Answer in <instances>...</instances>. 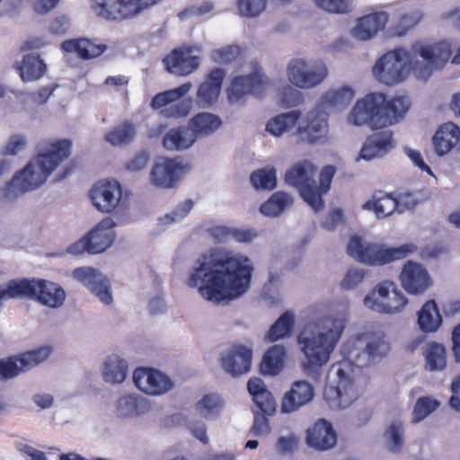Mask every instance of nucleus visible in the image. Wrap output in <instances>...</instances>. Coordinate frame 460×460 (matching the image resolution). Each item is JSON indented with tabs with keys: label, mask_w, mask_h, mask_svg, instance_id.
<instances>
[{
	"label": "nucleus",
	"mask_w": 460,
	"mask_h": 460,
	"mask_svg": "<svg viewBox=\"0 0 460 460\" xmlns=\"http://www.w3.org/2000/svg\"><path fill=\"white\" fill-rule=\"evenodd\" d=\"M251 260L234 251L216 248L203 254L190 269L186 283L207 301L219 304L243 296L250 288Z\"/></svg>",
	"instance_id": "f257e3e1"
},
{
	"label": "nucleus",
	"mask_w": 460,
	"mask_h": 460,
	"mask_svg": "<svg viewBox=\"0 0 460 460\" xmlns=\"http://www.w3.org/2000/svg\"><path fill=\"white\" fill-rule=\"evenodd\" d=\"M390 351V344L381 331H367L349 338L341 348L343 360L334 363L328 373L329 385L324 399L330 408L349 407L358 397L356 368L381 360Z\"/></svg>",
	"instance_id": "f03ea898"
},
{
	"label": "nucleus",
	"mask_w": 460,
	"mask_h": 460,
	"mask_svg": "<svg viewBox=\"0 0 460 460\" xmlns=\"http://www.w3.org/2000/svg\"><path fill=\"white\" fill-rule=\"evenodd\" d=\"M451 54L447 41L418 40L409 49L399 48L384 54L375 64L373 73L387 85L403 82L411 72L418 80L427 81L435 70L444 67Z\"/></svg>",
	"instance_id": "7ed1b4c3"
},
{
	"label": "nucleus",
	"mask_w": 460,
	"mask_h": 460,
	"mask_svg": "<svg viewBox=\"0 0 460 460\" xmlns=\"http://www.w3.org/2000/svg\"><path fill=\"white\" fill-rule=\"evenodd\" d=\"M348 307L307 324L298 334L297 343L305 356L302 363L306 376L318 379L320 369L330 359L348 321Z\"/></svg>",
	"instance_id": "20e7f679"
},
{
	"label": "nucleus",
	"mask_w": 460,
	"mask_h": 460,
	"mask_svg": "<svg viewBox=\"0 0 460 460\" xmlns=\"http://www.w3.org/2000/svg\"><path fill=\"white\" fill-rule=\"evenodd\" d=\"M70 154L69 140L63 139L51 143L45 150L40 151L0 190V199L5 202L13 201L21 195L40 188Z\"/></svg>",
	"instance_id": "39448f33"
},
{
	"label": "nucleus",
	"mask_w": 460,
	"mask_h": 460,
	"mask_svg": "<svg viewBox=\"0 0 460 460\" xmlns=\"http://www.w3.org/2000/svg\"><path fill=\"white\" fill-rule=\"evenodd\" d=\"M5 294L10 298L28 297L49 308L63 305L66 293L58 283L40 279L11 280L5 286Z\"/></svg>",
	"instance_id": "423d86ee"
},
{
	"label": "nucleus",
	"mask_w": 460,
	"mask_h": 460,
	"mask_svg": "<svg viewBox=\"0 0 460 460\" xmlns=\"http://www.w3.org/2000/svg\"><path fill=\"white\" fill-rule=\"evenodd\" d=\"M347 251L349 256L362 263L384 265L409 256L417 251V246L408 243L398 247L385 248L381 244L367 243L355 235L349 239Z\"/></svg>",
	"instance_id": "0eeeda50"
},
{
	"label": "nucleus",
	"mask_w": 460,
	"mask_h": 460,
	"mask_svg": "<svg viewBox=\"0 0 460 460\" xmlns=\"http://www.w3.org/2000/svg\"><path fill=\"white\" fill-rule=\"evenodd\" d=\"M286 75L293 86L310 90L325 81L329 75V70L323 60L297 57L291 58L287 64Z\"/></svg>",
	"instance_id": "6e6552de"
},
{
	"label": "nucleus",
	"mask_w": 460,
	"mask_h": 460,
	"mask_svg": "<svg viewBox=\"0 0 460 460\" xmlns=\"http://www.w3.org/2000/svg\"><path fill=\"white\" fill-rule=\"evenodd\" d=\"M315 172L316 169L311 162L301 161L287 171L285 181L288 185L296 188L303 199L318 212L323 208V200L317 190Z\"/></svg>",
	"instance_id": "1a4fd4ad"
},
{
	"label": "nucleus",
	"mask_w": 460,
	"mask_h": 460,
	"mask_svg": "<svg viewBox=\"0 0 460 460\" xmlns=\"http://www.w3.org/2000/svg\"><path fill=\"white\" fill-rule=\"evenodd\" d=\"M269 84V80L257 62H251L243 74L233 78L227 89L228 100L231 103H238L248 95L261 96Z\"/></svg>",
	"instance_id": "9d476101"
},
{
	"label": "nucleus",
	"mask_w": 460,
	"mask_h": 460,
	"mask_svg": "<svg viewBox=\"0 0 460 460\" xmlns=\"http://www.w3.org/2000/svg\"><path fill=\"white\" fill-rule=\"evenodd\" d=\"M192 88V84L188 82L181 86L159 93L152 99L151 107L161 110L160 113L165 118L186 117L192 105L190 98H183Z\"/></svg>",
	"instance_id": "9b49d317"
},
{
	"label": "nucleus",
	"mask_w": 460,
	"mask_h": 460,
	"mask_svg": "<svg viewBox=\"0 0 460 460\" xmlns=\"http://www.w3.org/2000/svg\"><path fill=\"white\" fill-rule=\"evenodd\" d=\"M363 303L375 312L394 314L401 312L408 300L393 282L385 281L367 294Z\"/></svg>",
	"instance_id": "f8f14e48"
},
{
	"label": "nucleus",
	"mask_w": 460,
	"mask_h": 460,
	"mask_svg": "<svg viewBox=\"0 0 460 460\" xmlns=\"http://www.w3.org/2000/svg\"><path fill=\"white\" fill-rule=\"evenodd\" d=\"M95 14L108 21H123L140 13L159 0H91Z\"/></svg>",
	"instance_id": "ddd939ff"
},
{
	"label": "nucleus",
	"mask_w": 460,
	"mask_h": 460,
	"mask_svg": "<svg viewBox=\"0 0 460 460\" xmlns=\"http://www.w3.org/2000/svg\"><path fill=\"white\" fill-rule=\"evenodd\" d=\"M385 94L372 93L358 100L348 116V122L355 126L369 125L373 128H384L387 117L381 116Z\"/></svg>",
	"instance_id": "4468645a"
},
{
	"label": "nucleus",
	"mask_w": 460,
	"mask_h": 460,
	"mask_svg": "<svg viewBox=\"0 0 460 460\" xmlns=\"http://www.w3.org/2000/svg\"><path fill=\"white\" fill-rule=\"evenodd\" d=\"M296 134L302 142L310 145H323L329 135L328 115L319 110H312L300 116Z\"/></svg>",
	"instance_id": "2eb2a0df"
},
{
	"label": "nucleus",
	"mask_w": 460,
	"mask_h": 460,
	"mask_svg": "<svg viewBox=\"0 0 460 460\" xmlns=\"http://www.w3.org/2000/svg\"><path fill=\"white\" fill-rule=\"evenodd\" d=\"M189 171V165L179 159L159 158L150 172V181L157 187L174 188Z\"/></svg>",
	"instance_id": "dca6fc26"
},
{
	"label": "nucleus",
	"mask_w": 460,
	"mask_h": 460,
	"mask_svg": "<svg viewBox=\"0 0 460 460\" xmlns=\"http://www.w3.org/2000/svg\"><path fill=\"white\" fill-rule=\"evenodd\" d=\"M49 353V348L42 347L0 360V380L10 379L30 370L47 359Z\"/></svg>",
	"instance_id": "f3484780"
},
{
	"label": "nucleus",
	"mask_w": 460,
	"mask_h": 460,
	"mask_svg": "<svg viewBox=\"0 0 460 460\" xmlns=\"http://www.w3.org/2000/svg\"><path fill=\"white\" fill-rule=\"evenodd\" d=\"M135 385L149 395H162L169 392L173 384L159 370L149 367H138L133 373Z\"/></svg>",
	"instance_id": "a211bd4d"
},
{
	"label": "nucleus",
	"mask_w": 460,
	"mask_h": 460,
	"mask_svg": "<svg viewBox=\"0 0 460 460\" xmlns=\"http://www.w3.org/2000/svg\"><path fill=\"white\" fill-rule=\"evenodd\" d=\"M72 276L87 287L103 304L110 305L112 302L111 284L98 270L92 267H80L73 270Z\"/></svg>",
	"instance_id": "6ab92c4d"
},
{
	"label": "nucleus",
	"mask_w": 460,
	"mask_h": 460,
	"mask_svg": "<svg viewBox=\"0 0 460 460\" xmlns=\"http://www.w3.org/2000/svg\"><path fill=\"white\" fill-rule=\"evenodd\" d=\"M199 55L200 49L198 47H181L174 49L164 59V62L171 74L184 76L199 67Z\"/></svg>",
	"instance_id": "aec40b11"
},
{
	"label": "nucleus",
	"mask_w": 460,
	"mask_h": 460,
	"mask_svg": "<svg viewBox=\"0 0 460 460\" xmlns=\"http://www.w3.org/2000/svg\"><path fill=\"white\" fill-rule=\"evenodd\" d=\"M121 198V186L115 180L100 181L91 190V199L94 207L104 213L113 211L119 204Z\"/></svg>",
	"instance_id": "412c9836"
},
{
	"label": "nucleus",
	"mask_w": 460,
	"mask_h": 460,
	"mask_svg": "<svg viewBox=\"0 0 460 460\" xmlns=\"http://www.w3.org/2000/svg\"><path fill=\"white\" fill-rule=\"evenodd\" d=\"M252 349L243 345H234L221 356V365L224 370L237 376L247 373L252 365Z\"/></svg>",
	"instance_id": "4be33fe9"
},
{
	"label": "nucleus",
	"mask_w": 460,
	"mask_h": 460,
	"mask_svg": "<svg viewBox=\"0 0 460 460\" xmlns=\"http://www.w3.org/2000/svg\"><path fill=\"white\" fill-rule=\"evenodd\" d=\"M400 280L402 288L413 295L425 292L430 285L427 270L421 264L411 261L402 267Z\"/></svg>",
	"instance_id": "5701e85b"
},
{
	"label": "nucleus",
	"mask_w": 460,
	"mask_h": 460,
	"mask_svg": "<svg viewBox=\"0 0 460 460\" xmlns=\"http://www.w3.org/2000/svg\"><path fill=\"white\" fill-rule=\"evenodd\" d=\"M306 443L316 450H328L337 443V436L331 422L319 419L306 430Z\"/></svg>",
	"instance_id": "b1692460"
},
{
	"label": "nucleus",
	"mask_w": 460,
	"mask_h": 460,
	"mask_svg": "<svg viewBox=\"0 0 460 460\" xmlns=\"http://www.w3.org/2000/svg\"><path fill=\"white\" fill-rule=\"evenodd\" d=\"M314 388L310 383L304 380L296 381L282 399V411L291 413L297 411L302 406L310 402L314 398Z\"/></svg>",
	"instance_id": "393cba45"
},
{
	"label": "nucleus",
	"mask_w": 460,
	"mask_h": 460,
	"mask_svg": "<svg viewBox=\"0 0 460 460\" xmlns=\"http://www.w3.org/2000/svg\"><path fill=\"white\" fill-rule=\"evenodd\" d=\"M114 226V221L107 217L102 220L85 235L90 244V253H101L113 243L116 237V234L113 230Z\"/></svg>",
	"instance_id": "a878e982"
},
{
	"label": "nucleus",
	"mask_w": 460,
	"mask_h": 460,
	"mask_svg": "<svg viewBox=\"0 0 460 460\" xmlns=\"http://www.w3.org/2000/svg\"><path fill=\"white\" fill-rule=\"evenodd\" d=\"M387 22L388 14L385 12L365 15L358 19L356 25L351 29V35L359 40H368L382 31Z\"/></svg>",
	"instance_id": "bb28decb"
},
{
	"label": "nucleus",
	"mask_w": 460,
	"mask_h": 460,
	"mask_svg": "<svg viewBox=\"0 0 460 460\" xmlns=\"http://www.w3.org/2000/svg\"><path fill=\"white\" fill-rule=\"evenodd\" d=\"M150 410L149 400L135 394H123L116 402V413L121 418H136Z\"/></svg>",
	"instance_id": "cd10ccee"
},
{
	"label": "nucleus",
	"mask_w": 460,
	"mask_h": 460,
	"mask_svg": "<svg viewBox=\"0 0 460 460\" xmlns=\"http://www.w3.org/2000/svg\"><path fill=\"white\" fill-rule=\"evenodd\" d=\"M225 75L226 73L223 69L216 68L210 72L206 81L199 85L197 99L201 106H209L217 100Z\"/></svg>",
	"instance_id": "c85d7f7f"
},
{
	"label": "nucleus",
	"mask_w": 460,
	"mask_h": 460,
	"mask_svg": "<svg viewBox=\"0 0 460 460\" xmlns=\"http://www.w3.org/2000/svg\"><path fill=\"white\" fill-rule=\"evenodd\" d=\"M393 134L390 130L376 133L369 137L361 148L360 157L371 160L384 156L393 147Z\"/></svg>",
	"instance_id": "c756f323"
},
{
	"label": "nucleus",
	"mask_w": 460,
	"mask_h": 460,
	"mask_svg": "<svg viewBox=\"0 0 460 460\" xmlns=\"http://www.w3.org/2000/svg\"><path fill=\"white\" fill-rule=\"evenodd\" d=\"M128 376V363L116 354L107 356L102 365V379L111 385L123 383Z\"/></svg>",
	"instance_id": "7c9ffc66"
},
{
	"label": "nucleus",
	"mask_w": 460,
	"mask_h": 460,
	"mask_svg": "<svg viewBox=\"0 0 460 460\" xmlns=\"http://www.w3.org/2000/svg\"><path fill=\"white\" fill-rule=\"evenodd\" d=\"M460 140V128L453 122L443 124L436 132L433 142L438 155L447 154Z\"/></svg>",
	"instance_id": "2f4dec72"
},
{
	"label": "nucleus",
	"mask_w": 460,
	"mask_h": 460,
	"mask_svg": "<svg viewBox=\"0 0 460 460\" xmlns=\"http://www.w3.org/2000/svg\"><path fill=\"white\" fill-rule=\"evenodd\" d=\"M61 48L65 52L75 53L83 59L97 58L107 49L106 45L95 44L87 39L66 40L62 43Z\"/></svg>",
	"instance_id": "473e14b6"
},
{
	"label": "nucleus",
	"mask_w": 460,
	"mask_h": 460,
	"mask_svg": "<svg viewBox=\"0 0 460 460\" xmlns=\"http://www.w3.org/2000/svg\"><path fill=\"white\" fill-rule=\"evenodd\" d=\"M195 142L193 132L189 126L171 128L163 138V146L167 150H186Z\"/></svg>",
	"instance_id": "72a5a7b5"
},
{
	"label": "nucleus",
	"mask_w": 460,
	"mask_h": 460,
	"mask_svg": "<svg viewBox=\"0 0 460 460\" xmlns=\"http://www.w3.org/2000/svg\"><path fill=\"white\" fill-rule=\"evenodd\" d=\"M16 69L23 82L40 79L46 72V64L39 55H24L20 62H16Z\"/></svg>",
	"instance_id": "f704fd0d"
},
{
	"label": "nucleus",
	"mask_w": 460,
	"mask_h": 460,
	"mask_svg": "<svg viewBox=\"0 0 460 460\" xmlns=\"http://www.w3.org/2000/svg\"><path fill=\"white\" fill-rule=\"evenodd\" d=\"M355 93L351 87L343 86L339 89H331L322 97L323 109L339 111L345 109L353 100Z\"/></svg>",
	"instance_id": "c9c22d12"
},
{
	"label": "nucleus",
	"mask_w": 460,
	"mask_h": 460,
	"mask_svg": "<svg viewBox=\"0 0 460 460\" xmlns=\"http://www.w3.org/2000/svg\"><path fill=\"white\" fill-rule=\"evenodd\" d=\"M411 106V101L407 96H397L389 101L385 97L382 104L381 116L387 117L384 128L399 122L407 113Z\"/></svg>",
	"instance_id": "e433bc0d"
},
{
	"label": "nucleus",
	"mask_w": 460,
	"mask_h": 460,
	"mask_svg": "<svg viewBox=\"0 0 460 460\" xmlns=\"http://www.w3.org/2000/svg\"><path fill=\"white\" fill-rule=\"evenodd\" d=\"M300 116L301 112L296 110L279 114L267 122L266 131L271 136L281 137L297 127Z\"/></svg>",
	"instance_id": "4c0bfd02"
},
{
	"label": "nucleus",
	"mask_w": 460,
	"mask_h": 460,
	"mask_svg": "<svg viewBox=\"0 0 460 460\" xmlns=\"http://www.w3.org/2000/svg\"><path fill=\"white\" fill-rule=\"evenodd\" d=\"M220 126V118L208 112L199 113L189 121V127L196 140L213 134Z\"/></svg>",
	"instance_id": "58836bf2"
},
{
	"label": "nucleus",
	"mask_w": 460,
	"mask_h": 460,
	"mask_svg": "<svg viewBox=\"0 0 460 460\" xmlns=\"http://www.w3.org/2000/svg\"><path fill=\"white\" fill-rule=\"evenodd\" d=\"M442 316L434 300L427 301L418 312V325L422 332L432 333L438 330Z\"/></svg>",
	"instance_id": "ea45409f"
},
{
	"label": "nucleus",
	"mask_w": 460,
	"mask_h": 460,
	"mask_svg": "<svg viewBox=\"0 0 460 460\" xmlns=\"http://www.w3.org/2000/svg\"><path fill=\"white\" fill-rule=\"evenodd\" d=\"M225 401L218 394L211 393L203 395L197 402L195 409L206 420L219 418Z\"/></svg>",
	"instance_id": "a19ab883"
},
{
	"label": "nucleus",
	"mask_w": 460,
	"mask_h": 460,
	"mask_svg": "<svg viewBox=\"0 0 460 460\" xmlns=\"http://www.w3.org/2000/svg\"><path fill=\"white\" fill-rule=\"evenodd\" d=\"M400 201L391 195L385 194L374 196L372 199L363 205V208L374 210L377 217L384 218L392 215L396 209L399 213H402L403 210L400 208Z\"/></svg>",
	"instance_id": "79ce46f5"
},
{
	"label": "nucleus",
	"mask_w": 460,
	"mask_h": 460,
	"mask_svg": "<svg viewBox=\"0 0 460 460\" xmlns=\"http://www.w3.org/2000/svg\"><path fill=\"white\" fill-rule=\"evenodd\" d=\"M285 353L286 349L281 345H275L268 349L261 364V373L269 376L278 375L283 367Z\"/></svg>",
	"instance_id": "37998d69"
},
{
	"label": "nucleus",
	"mask_w": 460,
	"mask_h": 460,
	"mask_svg": "<svg viewBox=\"0 0 460 460\" xmlns=\"http://www.w3.org/2000/svg\"><path fill=\"white\" fill-rule=\"evenodd\" d=\"M292 203L293 199L289 194L278 191L272 194L266 202L261 204L260 211L266 217H275L290 207Z\"/></svg>",
	"instance_id": "c03bdc74"
},
{
	"label": "nucleus",
	"mask_w": 460,
	"mask_h": 460,
	"mask_svg": "<svg viewBox=\"0 0 460 460\" xmlns=\"http://www.w3.org/2000/svg\"><path fill=\"white\" fill-rule=\"evenodd\" d=\"M386 447L393 453H398L404 445V427L400 420H393L384 433Z\"/></svg>",
	"instance_id": "a18cd8bd"
},
{
	"label": "nucleus",
	"mask_w": 460,
	"mask_h": 460,
	"mask_svg": "<svg viewBox=\"0 0 460 460\" xmlns=\"http://www.w3.org/2000/svg\"><path fill=\"white\" fill-rule=\"evenodd\" d=\"M426 358V367L429 371L443 370L447 365L446 349L443 345L431 342L429 343L424 350Z\"/></svg>",
	"instance_id": "49530a36"
},
{
	"label": "nucleus",
	"mask_w": 460,
	"mask_h": 460,
	"mask_svg": "<svg viewBox=\"0 0 460 460\" xmlns=\"http://www.w3.org/2000/svg\"><path fill=\"white\" fill-rule=\"evenodd\" d=\"M137 134L136 126L125 121L114 127L105 135V140L112 146H120L130 143Z\"/></svg>",
	"instance_id": "de8ad7c7"
},
{
	"label": "nucleus",
	"mask_w": 460,
	"mask_h": 460,
	"mask_svg": "<svg viewBox=\"0 0 460 460\" xmlns=\"http://www.w3.org/2000/svg\"><path fill=\"white\" fill-rule=\"evenodd\" d=\"M295 317L290 312L284 313L270 327L267 338L270 341H275L288 336L293 326Z\"/></svg>",
	"instance_id": "09e8293b"
},
{
	"label": "nucleus",
	"mask_w": 460,
	"mask_h": 460,
	"mask_svg": "<svg viewBox=\"0 0 460 460\" xmlns=\"http://www.w3.org/2000/svg\"><path fill=\"white\" fill-rule=\"evenodd\" d=\"M251 182L255 189L273 190L277 185V173L273 167H266L253 172Z\"/></svg>",
	"instance_id": "8fccbe9b"
},
{
	"label": "nucleus",
	"mask_w": 460,
	"mask_h": 460,
	"mask_svg": "<svg viewBox=\"0 0 460 460\" xmlns=\"http://www.w3.org/2000/svg\"><path fill=\"white\" fill-rule=\"evenodd\" d=\"M439 406V402L431 397H420L417 400L413 412L412 421L420 422L432 413Z\"/></svg>",
	"instance_id": "3c124183"
},
{
	"label": "nucleus",
	"mask_w": 460,
	"mask_h": 460,
	"mask_svg": "<svg viewBox=\"0 0 460 460\" xmlns=\"http://www.w3.org/2000/svg\"><path fill=\"white\" fill-rule=\"evenodd\" d=\"M420 19L421 14L419 12L404 14L401 17L400 21L392 27V33L396 36H403L412 29Z\"/></svg>",
	"instance_id": "603ef678"
},
{
	"label": "nucleus",
	"mask_w": 460,
	"mask_h": 460,
	"mask_svg": "<svg viewBox=\"0 0 460 460\" xmlns=\"http://www.w3.org/2000/svg\"><path fill=\"white\" fill-rule=\"evenodd\" d=\"M237 5L242 15L254 17L264 10L266 0H237Z\"/></svg>",
	"instance_id": "864d4df0"
},
{
	"label": "nucleus",
	"mask_w": 460,
	"mask_h": 460,
	"mask_svg": "<svg viewBox=\"0 0 460 460\" xmlns=\"http://www.w3.org/2000/svg\"><path fill=\"white\" fill-rule=\"evenodd\" d=\"M240 54V49L236 45H228L211 51V58L217 63H229L234 60Z\"/></svg>",
	"instance_id": "5fc2aeb1"
},
{
	"label": "nucleus",
	"mask_w": 460,
	"mask_h": 460,
	"mask_svg": "<svg viewBox=\"0 0 460 460\" xmlns=\"http://www.w3.org/2000/svg\"><path fill=\"white\" fill-rule=\"evenodd\" d=\"M366 271L363 269L350 268L341 282L343 289L351 290L357 288L364 279Z\"/></svg>",
	"instance_id": "6e6d98bb"
},
{
	"label": "nucleus",
	"mask_w": 460,
	"mask_h": 460,
	"mask_svg": "<svg viewBox=\"0 0 460 460\" xmlns=\"http://www.w3.org/2000/svg\"><path fill=\"white\" fill-rule=\"evenodd\" d=\"M253 401L258 408V411L270 415L275 411V401L271 394L266 389L252 396Z\"/></svg>",
	"instance_id": "4d7b16f0"
},
{
	"label": "nucleus",
	"mask_w": 460,
	"mask_h": 460,
	"mask_svg": "<svg viewBox=\"0 0 460 460\" xmlns=\"http://www.w3.org/2000/svg\"><path fill=\"white\" fill-rule=\"evenodd\" d=\"M319 7L330 13H348L351 9L352 0H316Z\"/></svg>",
	"instance_id": "13d9d810"
},
{
	"label": "nucleus",
	"mask_w": 460,
	"mask_h": 460,
	"mask_svg": "<svg viewBox=\"0 0 460 460\" xmlns=\"http://www.w3.org/2000/svg\"><path fill=\"white\" fill-rule=\"evenodd\" d=\"M26 144L27 141L23 136L13 135L9 138L0 153L3 155H15L25 148Z\"/></svg>",
	"instance_id": "bf43d9fd"
},
{
	"label": "nucleus",
	"mask_w": 460,
	"mask_h": 460,
	"mask_svg": "<svg viewBox=\"0 0 460 460\" xmlns=\"http://www.w3.org/2000/svg\"><path fill=\"white\" fill-rule=\"evenodd\" d=\"M212 9H213V4L208 1H206V2L201 3L199 5H192L190 7L184 9L183 11H181L178 13V17L181 21H183L191 16L203 15L207 13H209Z\"/></svg>",
	"instance_id": "052dcab7"
},
{
	"label": "nucleus",
	"mask_w": 460,
	"mask_h": 460,
	"mask_svg": "<svg viewBox=\"0 0 460 460\" xmlns=\"http://www.w3.org/2000/svg\"><path fill=\"white\" fill-rule=\"evenodd\" d=\"M193 207V203L190 199H187L181 203L175 210L172 213L166 215L163 219L164 224H169L172 222H177L187 216V214L190 211Z\"/></svg>",
	"instance_id": "680f3d73"
},
{
	"label": "nucleus",
	"mask_w": 460,
	"mask_h": 460,
	"mask_svg": "<svg viewBox=\"0 0 460 460\" xmlns=\"http://www.w3.org/2000/svg\"><path fill=\"white\" fill-rule=\"evenodd\" d=\"M266 415L268 414L261 411H254L253 424L251 429L252 435L261 436L270 432V426Z\"/></svg>",
	"instance_id": "e2e57ef3"
},
{
	"label": "nucleus",
	"mask_w": 460,
	"mask_h": 460,
	"mask_svg": "<svg viewBox=\"0 0 460 460\" xmlns=\"http://www.w3.org/2000/svg\"><path fill=\"white\" fill-rule=\"evenodd\" d=\"M335 173V168L332 165L325 166L320 173V185L317 186V190L320 193V197L328 192L331 187L332 180Z\"/></svg>",
	"instance_id": "0e129e2a"
},
{
	"label": "nucleus",
	"mask_w": 460,
	"mask_h": 460,
	"mask_svg": "<svg viewBox=\"0 0 460 460\" xmlns=\"http://www.w3.org/2000/svg\"><path fill=\"white\" fill-rule=\"evenodd\" d=\"M297 445L298 438L295 435H289L288 437H280L278 439L277 447L279 452L288 454L296 450Z\"/></svg>",
	"instance_id": "69168bd1"
},
{
	"label": "nucleus",
	"mask_w": 460,
	"mask_h": 460,
	"mask_svg": "<svg viewBox=\"0 0 460 460\" xmlns=\"http://www.w3.org/2000/svg\"><path fill=\"white\" fill-rule=\"evenodd\" d=\"M148 161V154L146 151H141L127 163L126 168L130 172H137L145 168Z\"/></svg>",
	"instance_id": "338daca9"
},
{
	"label": "nucleus",
	"mask_w": 460,
	"mask_h": 460,
	"mask_svg": "<svg viewBox=\"0 0 460 460\" xmlns=\"http://www.w3.org/2000/svg\"><path fill=\"white\" fill-rule=\"evenodd\" d=\"M188 429L190 433L203 444H208L209 441L208 436L207 434V427L206 424L202 421H192L188 425Z\"/></svg>",
	"instance_id": "774afa93"
}]
</instances>
